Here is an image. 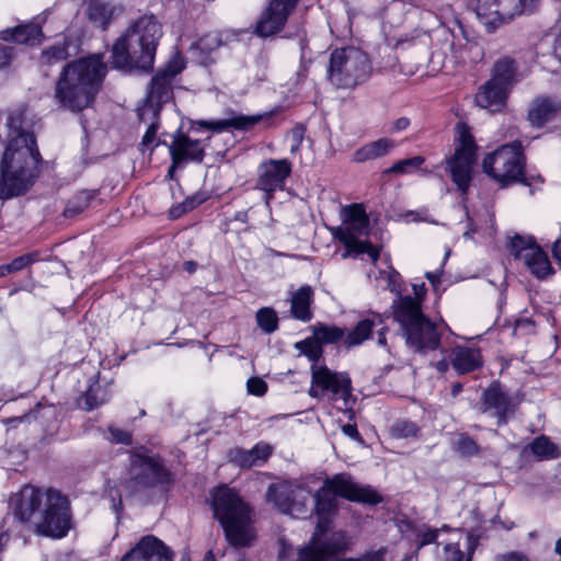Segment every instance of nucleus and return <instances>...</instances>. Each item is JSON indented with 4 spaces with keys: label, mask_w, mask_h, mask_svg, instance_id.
<instances>
[{
    "label": "nucleus",
    "mask_w": 561,
    "mask_h": 561,
    "mask_svg": "<svg viewBox=\"0 0 561 561\" xmlns=\"http://www.w3.org/2000/svg\"><path fill=\"white\" fill-rule=\"evenodd\" d=\"M314 300V290L310 285H302L290 296V314L301 322H309L313 318L311 306Z\"/></svg>",
    "instance_id": "393cba45"
},
{
    "label": "nucleus",
    "mask_w": 561,
    "mask_h": 561,
    "mask_svg": "<svg viewBox=\"0 0 561 561\" xmlns=\"http://www.w3.org/2000/svg\"><path fill=\"white\" fill-rule=\"evenodd\" d=\"M342 431L345 435H347L351 438H358V431L357 427L353 424H346L342 427Z\"/></svg>",
    "instance_id": "338daca9"
},
{
    "label": "nucleus",
    "mask_w": 561,
    "mask_h": 561,
    "mask_svg": "<svg viewBox=\"0 0 561 561\" xmlns=\"http://www.w3.org/2000/svg\"><path fill=\"white\" fill-rule=\"evenodd\" d=\"M439 529H428L421 535L420 542L417 543V549L422 547L436 542L438 538Z\"/></svg>",
    "instance_id": "5fc2aeb1"
},
{
    "label": "nucleus",
    "mask_w": 561,
    "mask_h": 561,
    "mask_svg": "<svg viewBox=\"0 0 561 561\" xmlns=\"http://www.w3.org/2000/svg\"><path fill=\"white\" fill-rule=\"evenodd\" d=\"M149 119H152V122L150 123V125L148 126L144 137H142V141H141V146L146 149H152L156 145V138H157V130H158V124L156 122L157 117L156 118H152L150 116H147V119L144 121L145 123L148 122Z\"/></svg>",
    "instance_id": "c03bdc74"
},
{
    "label": "nucleus",
    "mask_w": 561,
    "mask_h": 561,
    "mask_svg": "<svg viewBox=\"0 0 561 561\" xmlns=\"http://www.w3.org/2000/svg\"><path fill=\"white\" fill-rule=\"evenodd\" d=\"M256 323L259 328L265 333H272L277 330L278 318L272 308H261L256 312Z\"/></svg>",
    "instance_id": "ea45409f"
},
{
    "label": "nucleus",
    "mask_w": 561,
    "mask_h": 561,
    "mask_svg": "<svg viewBox=\"0 0 561 561\" xmlns=\"http://www.w3.org/2000/svg\"><path fill=\"white\" fill-rule=\"evenodd\" d=\"M386 549L380 548L376 551L368 552L357 559H344L341 561H385Z\"/></svg>",
    "instance_id": "864d4df0"
},
{
    "label": "nucleus",
    "mask_w": 561,
    "mask_h": 561,
    "mask_svg": "<svg viewBox=\"0 0 561 561\" xmlns=\"http://www.w3.org/2000/svg\"><path fill=\"white\" fill-rule=\"evenodd\" d=\"M425 277L428 279L433 288L437 290L438 285L440 284V274L437 272H427Z\"/></svg>",
    "instance_id": "e2e57ef3"
},
{
    "label": "nucleus",
    "mask_w": 561,
    "mask_h": 561,
    "mask_svg": "<svg viewBox=\"0 0 561 561\" xmlns=\"http://www.w3.org/2000/svg\"><path fill=\"white\" fill-rule=\"evenodd\" d=\"M87 14L95 26L105 30L113 16V10L107 4L93 0L88 5Z\"/></svg>",
    "instance_id": "c9c22d12"
},
{
    "label": "nucleus",
    "mask_w": 561,
    "mask_h": 561,
    "mask_svg": "<svg viewBox=\"0 0 561 561\" xmlns=\"http://www.w3.org/2000/svg\"><path fill=\"white\" fill-rule=\"evenodd\" d=\"M457 140L459 142L455 154L449 159L448 165L453 181L458 188L466 193L471 180V169L474 162V141L465 124L458 123L456 126Z\"/></svg>",
    "instance_id": "dca6fc26"
},
{
    "label": "nucleus",
    "mask_w": 561,
    "mask_h": 561,
    "mask_svg": "<svg viewBox=\"0 0 561 561\" xmlns=\"http://www.w3.org/2000/svg\"><path fill=\"white\" fill-rule=\"evenodd\" d=\"M516 408L517 403L506 390L499 382H492L482 392L479 410L494 416L497 425H504L514 415Z\"/></svg>",
    "instance_id": "a211bd4d"
},
{
    "label": "nucleus",
    "mask_w": 561,
    "mask_h": 561,
    "mask_svg": "<svg viewBox=\"0 0 561 561\" xmlns=\"http://www.w3.org/2000/svg\"><path fill=\"white\" fill-rule=\"evenodd\" d=\"M248 391L254 396H262L267 390V385L259 377H252L247 382Z\"/></svg>",
    "instance_id": "8fccbe9b"
},
{
    "label": "nucleus",
    "mask_w": 561,
    "mask_h": 561,
    "mask_svg": "<svg viewBox=\"0 0 561 561\" xmlns=\"http://www.w3.org/2000/svg\"><path fill=\"white\" fill-rule=\"evenodd\" d=\"M106 75V66L99 55L80 58L61 71L55 89V100L60 107L80 112L89 107Z\"/></svg>",
    "instance_id": "7ed1b4c3"
},
{
    "label": "nucleus",
    "mask_w": 561,
    "mask_h": 561,
    "mask_svg": "<svg viewBox=\"0 0 561 561\" xmlns=\"http://www.w3.org/2000/svg\"><path fill=\"white\" fill-rule=\"evenodd\" d=\"M42 30L36 24L19 25L0 32V38L19 44H38L42 39Z\"/></svg>",
    "instance_id": "7c9ffc66"
},
{
    "label": "nucleus",
    "mask_w": 561,
    "mask_h": 561,
    "mask_svg": "<svg viewBox=\"0 0 561 561\" xmlns=\"http://www.w3.org/2000/svg\"><path fill=\"white\" fill-rule=\"evenodd\" d=\"M490 81L506 88L511 92L513 85L517 82L516 62L508 57L500 58L493 66Z\"/></svg>",
    "instance_id": "c85d7f7f"
},
{
    "label": "nucleus",
    "mask_w": 561,
    "mask_h": 561,
    "mask_svg": "<svg viewBox=\"0 0 561 561\" xmlns=\"http://www.w3.org/2000/svg\"><path fill=\"white\" fill-rule=\"evenodd\" d=\"M304 139V129L301 127H296L291 130V146L290 152H296L300 147Z\"/></svg>",
    "instance_id": "13d9d810"
},
{
    "label": "nucleus",
    "mask_w": 561,
    "mask_h": 561,
    "mask_svg": "<svg viewBox=\"0 0 561 561\" xmlns=\"http://www.w3.org/2000/svg\"><path fill=\"white\" fill-rule=\"evenodd\" d=\"M314 337L322 343H335L344 337L343 330L318 323L313 327Z\"/></svg>",
    "instance_id": "79ce46f5"
},
{
    "label": "nucleus",
    "mask_w": 561,
    "mask_h": 561,
    "mask_svg": "<svg viewBox=\"0 0 561 561\" xmlns=\"http://www.w3.org/2000/svg\"><path fill=\"white\" fill-rule=\"evenodd\" d=\"M449 48L454 62L461 64L471 59V53L472 50L478 49V45L467 38H456L453 36V39L449 43Z\"/></svg>",
    "instance_id": "e433bc0d"
},
{
    "label": "nucleus",
    "mask_w": 561,
    "mask_h": 561,
    "mask_svg": "<svg viewBox=\"0 0 561 561\" xmlns=\"http://www.w3.org/2000/svg\"><path fill=\"white\" fill-rule=\"evenodd\" d=\"M309 396L316 399H322L325 396H330L332 400L341 399L344 407L348 408L352 398L351 379L345 373H336L325 366L313 365Z\"/></svg>",
    "instance_id": "2eb2a0df"
},
{
    "label": "nucleus",
    "mask_w": 561,
    "mask_h": 561,
    "mask_svg": "<svg viewBox=\"0 0 561 561\" xmlns=\"http://www.w3.org/2000/svg\"><path fill=\"white\" fill-rule=\"evenodd\" d=\"M260 116H237L233 118L220 121H199L194 123L192 128L195 129L196 126H198L201 128H207L215 133L226 131L230 128L247 130L254 126L260 121Z\"/></svg>",
    "instance_id": "cd10ccee"
},
{
    "label": "nucleus",
    "mask_w": 561,
    "mask_h": 561,
    "mask_svg": "<svg viewBox=\"0 0 561 561\" xmlns=\"http://www.w3.org/2000/svg\"><path fill=\"white\" fill-rule=\"evenodd\" d=\"M170 153L173 162L170 169L171 173L176 165L183 162H201L205 153V144L199 139H192L179 131L174 135L173 141L170 145Z\"/></svg>",
    "instance_id": "4be33fe9"
},
{
    "label": "nucleus",
    "mask_w": 561,
    "mask_h": 561,
    "mask_svg": "<svg viewBox=\"0 0 561 561\" xmlns=\"http://www.w3.org/2000/svg\"><path fill=\"white\" fill-rule=\"evenodd\" d=\"M393 431L398 436L408 437L414 435L417 428L414 423L404 421L397 423Z\"/></svg>",
    "instance_id": "603ef678"
},
{
    "label": "nucleus",
    "mask_w": 561,
    "mask_h": 561,
    "mask_svg": "<svg viewBox=\"0 0 561 561\" xmlns=\"http://www.w3.org/2000/svg\"><path fill=\"white\" fill-rule=\"evenodd\" d=\"M111 397L110 382L101 383L95 380L85 391L82 401L85 410H92L108 401Z\"/></svg>",
    "instance_id": "72a5a7b5"
},
{
    "label": "nucleus",
    "mask_w": 561,
    "mask_h": 561,
    "mask_svg": "<svg viewBox=\"0 0 561 561\" xmlns=\"http://www.w3.org/2000/svg\"><path fill=\"white\" fill-rule=\"evenodd\" d=\"M173 483L172 473L158 456L136 453L130 455L128 477L124 479L130 491L154 490L167 492Z\"/></svg>",
    "instance_id": "6e6552de"
},
{
    "label": "nucleus",
    "mask_w": 561,
    "mask_h": 561,
    "mask_svg": "<svg viewBox=\"0 0 561 561\" xmlns=\"http://www.w3.org/2000/svg\"><path fill=\"white\" fill-rule=\"evenodd\" d=\"M11 48L5 46H0V68L9 65L11 60Z\"/></svg>",
    "instance_id": "680f3d73"
},
{
    "label": "nucleus",
    "mask_w": 561,
    "mask_h": 561,
    "mask_svg": "<svg viewBox=\"0 0 561 561\" xmlns=\"http://www.w3.org/2000/svg\"><path fill=\"white\" fill-rule=\"evenodd\" d=\"M336 497L366 504L381 502V496L371 486L358 484L348 473H336L327 478L313 494L318 518L330 522L331 515L335 512Z\"/></svg>",
    "instance_id": "423d86ee"
},
{
    "label": "nucleus",
    "mask_w": 561,
    "mask_h": 561,
    "mask_svg": "<svg viewBox=\"0 0 561 561\" xmlns=\"http://www.w3.org/2000/svg\"><path fill=\"white\" fill-rule=\"evenodd\" d=\"M394 318L401 324L407 343L417 351H433L439 346L440 336L434 323L427 320L417 301L410 296L393 302Z\"/></svg>",
    "instance_id": "0eeeda50"
},
{
    "label": "nucleus",
    "mask_w": 561,
    "mask_h": 561,
    "mask_svg": "<svg viewBox=\"0 0 561 561\" xmlns=\"http://www.w3.org/2000/svg\"><path fill=\"white\" fill-rule=\"evenodd\" d=\"M272 453L273 447L261 442L249 450H238L233 460L242 468H251L263 465Z\"/></svg>",
    "instance_id": "2f4dec72"
},
{
    "label": "nucleus",
    "mask_w": 561,
    "mask_h": 561,
    "mask_svg": "<svg viewBox=\"0 0 561 561\" xmlns=\"http://www.w3.org/2000/svg\"><path fill=\"white\" fill-rule=\"evenodd\" d=\"M13 515L7 516L1 525L0 552L10 537L23 531L51 538H62L71 527L68 499L54 489L42 490L26 485L11 497Z\"/></svg>",
    "instance_id": "f257e3e1"
},
{
    "label": "nucleus",
    "mask_w": 561,
    "mask_h": 561,
    "mask_svg": "<svg viewBox=\"0 0 561 561\" xmlns=\"http://www.w3.org/2000/svg\"><path fill=\"white\" fill-rule=\"evenodd\" d=\"M324 533L321 534V543L328 553V557L342 552L348 545V539L343 531H334L327 537H323Z\"/></svg>",
    "instance_id": "4c0bfd02"
},
{
    "label": "nucleus",
    "mask_w": 561,
    "mask_h": 561,
    "mask_svg": "<svg viewBox=\"0 0 561 561\" xmlns=\"http://www.w3.org/2000/svg\"><path fill=\"white\" fill-rule=\"evenodd\" d=\"M510 91L488 80L474 95L477 106L490 112H500L505 105Z\"/></svg>",
    "instance_id": "5701e85b"
},
{
    "label": "nucleus",
    "mask_w": 561,
    "mask_h": 561,
    "mask_svg": "<svg viewBox=\"0 0 561 561\" xmlns=\"http://www.w3.org/2000/svg\"><path fill=\"white\" fill-rule=\"evenodd\" d=\"M457 450L462 455H474L479 448L477 443L469 436L461 435L456 443Z\"/></svg>",
    "instance_id": "a18cd8bd"
},
{
    "label": "nucleus",
    "mask_w": 561,
    "mask_h": 561,
    "mask_svg": "<svg viewBox=\"0 0 561 561\" xmlns=\"http://www.w3.org/2000/svg\"><path fill=\"white\" fill-rule=\"evenodd\" d=\"M424 163V158L421 156H415L409 159H402L393 163L386 173L393 174H410L414 171L419 170L421 165Z\"/></svg>",
    "instance_id": "a19ab883"
},
{
    "label": "nucleus",
    "mask_w": 561,
    "mask_h": 561,
    "mask_svg": "<svg viewBox=\"0 0 561 561\" xmlns=\"http://www.w3.org/2000/svg\"><path fill=\"white\" fill-rule=\"evenodd\" d=\"M201 203L202 199H199L197 196L188 197L181 205L173 207L170 214L172 217H179L183 213L194 209Z\"/></svg>",
    "instance_id": "49530a36"
},
{
    "label": "nucleus",
    "mask_w": 561,
    "mask_h": 561,
    "mask_svg": "<svg viewBox=\"0 0 561 561\" xmlns=\"http://www.w3.org/2000/svg\"><path fill=\"white\" fill-rule=\"evenodd\" d=\"M523 170L524 158L518 142L504 145L483 160V171L503 185L519 181Z\"/></svg>",
    "instance_id": "ddd939ff"
},
{
    "label": "nucleus",
    "mask_w": 561,
    "mask_h": 561,
    "mask_svg": "<svg viewBox=\"0 0 561 561\" xmlns=\"http://www.w3.org/2000/svg\"><path fill=\"white\" fill-rule=\"evenodd\" d=\"M95 193L92 191H81L77 195H75L68 203L65 208V216L72 217L80 213H82L85 208L89 207L92 199H94Z\"/></svg>",
    "instance_id": "58836bf2"
},
{
    "label": "nucleus",
    "mask_w": 561,
    "mask_h": 561,
    "mask_svg": "<svg viewBox=\"0 0 561 561\" xmlns=\"http://www.w3.org/2000/svg\"><path fill=\"white\" fill-rule=\"evenodd\" d=\"M35 255L34 254H25L21 255L19 257H15L12 262H10V267L14 272L21 271L27 266H30L32 263L35 262Z\"/></svg>",
    "instance_id": "3c124183"
},
{
    "label": "nucleus",
    "mask_w": 561,
    "mask_h": 561,
    "mask_svg": "<svg viewBox=\"0 0 561 561\" xmlns=\"http://www.w3.org/2000/svg\"><path fill=\"white\" fill-rule=\"evenodd\" d=\"M430 62L433 65V70H439L445 67V62L438 53L432 54Z\"/></svg>",
    "instance_id": "0e129e2a"
},
{
    "label": "nucleus",
    "mask_w": 561,
    "mask_h": 561,
    "mask_svg": "<svg viewBox=\"0 0 561 561\" xmlns=\"http://www.w3.org/2000/svg\"><path fill=\"white\" fill-rule=\"evenodd\" d=\"M161 36V25L153 16L138 19L113 45V67L124 71L150 70Z\"/></svg>",
    "instance_id": "20e7f679"
},
{
    "label": "nucleus",
    "mask_w": 561,
    "mask_h": 561,
    "mask_svg": "<svg viewBox=\"0 0 561 561\" xmlns=\"http://www.w3.org/2000/svg\"><path fill=\"white\" fill-rule=\"evenodd\" d=\"M107 438L113 443L125 445H128L131 442V435L129 432L116 427L108 428Z\"/></svg>",
    "instance_id": "09e8293b"
},
{
    "label": "nucleus",
    "mask_w": 561,
    "mask_h": 561,
    "mask_svg": "<svg viewBox=\"0 0 561 561\" xmlns=\"http://www.w3.org/2000/svg\"><path fill=\"white\" fill-rule=\"evenodd\" d=\"M561 110V103L550 98L537 99L528 113L533 126L541 127L553 119Z\"/></svg>",
    "instance_id": "bb28decb"
},
{
    "label": "nucleus",
    "mask_w": 561,
    "mask_h": 561,
    "mask_svg": "<svg viewBox=\"0 0 561 561\" xmlns=\"http://www.w3.org/2000/svg\"><path fill=\"white\" fill-rule=\"evenodd\" d=\"M219 42L216 35H206L197 42V47L201 50H211L214 47H217Z\"/></svg>",
    "instance_id": "6e6d98bb"
},
{
    "label": "nucleus",
    "mask_w": 561,
    "mask_h": 561,
    "mask_svg": "<svg viewBox=\"0 0 561 561\" xmlns=\"http://www.w3.org/2000/svg\"><path fill=\"white\" fill-rule=\"evenodd\" d=\"M301 351L305 353L311 360H317L320 356V350L318 346L313 345L311 342H302L300 343Z\"/></svg>",
    "instance_id": "4d7b16f0"
},
{
    "label": "nucleus",
    "mask_w": 561,
    "mask_h": 561,
    "mask_svg": "<svg viewBox=\"0 0 561 561\" xmlns=\"http://www.w3.org/2000/svg\"><path fill=\"white\" fill-rule=\"evenodd\" d=\"M291 173V164L285 159H270L259 167L257 186L265 192V202L270 203L273 193L282 191L285 186L286 179Z\"/></svg>",
    "instance_id": "6ab92c4d"
},
{
    "label": "nucleus",
    "mask_w": 561,
    "mask_h": 561,
    "mask_svg": "<svg viewBox=\"0 0 561 561\" xmlns=\"http://www.w3.org/2000/svg\"><path fill=\"white\" fill-rule=\"evenodd\" d=\"M368 231L369 220L362 205L353 204L343 209V224L336 229L335 237L346 247L347 255L366 253L376 263L379 257L378 249L368 241L360 240Z\"/></svg>",
    "instance_id": "9d476101"
},
{
    "label": "nucleus",
    "mask_w": 561,
    "mask_h": 561,
    "mask_svg": "<svg viewBox=\"0 0 561 561\" xmlns=\"http://www.w3.org/2000/svg\"><path fill=\"white\" fill-rule=\"evenodd\" d=\"M526 450L538 461L552 460L561 456L559 447L546 435L536 437Z\"/></svg>",
    "instance_id": "473e14b6"
},
{
    "label": "nucleus",
    "mask_w": 561,
    "mask_h": 561,
    "mask_svg": "<svg viewBox=\"0 0 561 561\" xmlns=\"http://www.w3.org/2000/svg\"><path fill=\"white\" fill-rule=\"evenodd\" d=\"M23 113H9L0 119V142L5 144L0 159V199L25 194L38 175L41 154L33 133L22 128Z\"/></svg>",
    "instance_id": "f03ea898"
},
{
    "label": "nucleus",
    "mask_w": 561,
    "mask_h": 561,
    "mask_svg": "<svg viewBox=\"0 0 561 561\" xmlns=\"http://www.w3.org/2000/svg\"><path fill=\"white\" fill-rule=\"evenodd\" d=\"M174 553L161 539L152 535L141 537L121 561H173Z\"/></svg>",
    "instance_id": "412c9836"
},
{
    "label": "nucleus",
    "mask_w": 561,
    "mask_h": 561,
    "mask_svg": "<svg viewBox=\"0 0 561 561\" xmlns=\"http://www.w3.org/2000/svg\"><path fill=\"white\" fill-rule=\"evenodd\" d=\"M396 147V142L389 138H379L368 142L354 151L352 160L363 163L388 154Z\"/></svg>",
    "instance_id": "c756f323"
},
{
    "label": "nucleus",
    "mask_w": 561,
    "mask_h": 561,
    "mask_svg": "<svg viewBox=\"0 0 561 561\" xmlns=\"http://www.w3.org/2000/svg\"><path fill=\"white\" fill-rule=\"evenodd\" d=\"M185 68V60L180 54L173 55L170 60L156 73L151 80L147 102L138 110L140 121L147 116L156 118L162 104L172 99V81Z\"/></svg>",
    "instance_id": "f8f14e48"
},
{
    "label": "nucleus",
    "mask_w": 561,
    "mask_h": 561,
    "mask_svg": "<svg viewBox=\"0 0 561 561\" xmlns=\"http://www.w3.org/2000/svg\"><path fill=\"white\" fill-rule=\"evenodd\" d=\"M318 519L314 534L306 545L298 549L295 561H328L330 559L321 543V534L328 530L330 522Z\"/></svg>",
    "instance_id": "b1692460"
},
{
    "label": "nucleus",
    "mask_w": 561,
    "mask_h": 561,
    "mask_svg": "<svg viewBox=\"0 0 561 561\" xmlns=\"http://www.w3.org/2000/svg\"><path fill=\"white\" fill-rule=\"evenodd\" d=\"M410 121L407 117H400L393 123L392 129L394 131H402L408 128Z\"/></svg>",
    "instance_id": "69168bd1"
},
{
    "label": "nucleus",
    "mask_w": 561,
    "mask_h": 561,
    "mask_svg": "<svg viewBox=\"0 0 561 561\" xmlns=\"http://www.w3.org/2000/svg\"><path fill=\"white\" fill-rule=\"evenodd\" d=\"M376 280L378 286L385 289H389L392 293H397L399 290L400 274L391 266H387L386 270L379 271V274L376 276Z\"/></svg>",
    "instance_id": "37998d69"
},
{
    "label": "nucleus",
    "mask_w": 561,
    "mask_h": 561,
    "mask_svg": "<svg viewBox=\"0 0 561 561\" xmlns=\"http://www.w3.org/2000/svg\"><path fill=\"white\" fill-rule=\"evenodd\" d=\"M370 72L368 56L354 47L335 49L331 54L328 79L337 88L352 89L364 82Z\"/></svg>",
    "instance_id": "1a4fd4ad"
},
{
    "label": "nucleus",
    "mask_w": 561,
    "mask_h": 561,
    "mask_svg": "<svg viewBox=\"0 0 561 561\" xmlns=\"http://www.w3.org/2000/svg\"><path fill=\"white\" fill-rule=\"evenodd\" d=\"M413 294L414 298L410 297L412 300L417 301L419 308L421 309V302L426 294V287L425 284H413Z\"/></svg>",
    "instance_id": "bf43d9fd"
},
{
    "label": "nucleus",
    "mask_w": 561,
    "mask_h": 561,
    "mask_svg": "<svg viewBox=\"0 0 561 561\" xmlns=\"http://www.w3.org/2000/svg\"><path fill=\"white\" fill-rule=\"evenodd\" d=\"M299 0H272L256 24L255 32L267 37L279 32Z\"/></svg>",
    "instance_id": "aec40b11"
},
{
    "label": "nucleus",
    "mask_w": 561,
    "mask_h": 561,
    "mask_svg": "<svg viewBox=\"0 0 561 561\" xmlns=\"http://www.w3.org/2000/svg\"><path fill=\"white\" fill-rule=\"evenodd\" d=\"M375 317L377 319V323L380 324L382 322L381 316L377 314ZM375 324L376 320L365 319L359 321L356 327L345 336L344 343L346 346H357L369 339Z\"/></svg>",
    "instance_id": "f704fd0d"
},
{
    "label": "nucleus",
    "mask_w": 561,
    "mask_h": 561,
    "mask_svg": "<svg viewBox=\"0 0 561 561\" xmlns=\"http://www.w3.org/2000/svg\"><path fill=\"white\" fill-rule=\"evenodd\" d=\"M511 251L515 259L522 261L537 278L543 279L553 274V268L547 254L536 244L531 237H513L511 240Z\"/></svg>",
    "instance_id": "f3484780"
},
{
    "label": "nucleus",
    "mask_w": 561,
    "mask_h": 561,
    "mask_svg": "<svg viewBox=\"0 0 561 561\" xmlns=\"http://www.w3.org/2000/svg\"><path fill=\"white\" fill-rule=\"evenodd\" d=\"M537 0H477L476 14L488 31H494L514 16L535 10Z\"/></svg>",
    "instance_id": "4468645a"
},
{
    "label": "nucleus",
    "mask_w": 561,
    "mask_h": 561,
    "mask_svg": "<svg viewBox=\"0 0 561 561\" xmlns=\"http://www.w3.org/2000/svg\"><path fill=\"white\" fill-rule=\"evenodd\" d=\"M482 363L480 350L477 347L456 346L451 350L453 368L460 375L479 369Z\"/></svg>",
    "instance_id": "a878e982"
},
{
    "label": "nucleus",
    "mask_w": 561,
    "mask_h": 561,
    "mask_svg": "<svg viewBox=\"0 0 561 561\" xmlns=\"http://www.w3.org/2000/svg\"><path fill=\"white\" fill-rule=\"evenodd\" d=\"M214 517L225 530L227 540L234 547L250 546L255 539L251 510L240 494L228 485H219L210 492Z\"/></svg>",
    "instance_id": "39448f33"
},
{
    "label": "nucleus",
    "mask_w": 561,
    "mask_h": 561,
    "mask_svg": "<svg viewBox=\"0 0 561 561\" xmlns=\"http://www.w3.org/2000/svg\"><path fill=\"white\" fill-rule=\"evenodd\" d=\"M42 57L45 62L50 64L53 61L65 59L67 57V50L64 46H54L43 51Z\"/></svg>",
    "instance_id": "de8ad7c7"
},
{
    "label": "nucleus",
    "mask_w": 561,
    "mask_h": 561,
    "mask_svg": "<svg viewBox=\"0 0 561 561\" xmlns=\"http://www.w3.org/2000/svg\"><path fill=\"white\" fill-rule=\"evenodd\" d=\"M312 490L305 482L282 481L271 484L266 499L279 512L302 518L312 512Z\"/></svg>",
    "instance_id": "9b49d317"
},
{
    "label": "nucleus",
    "mask_w": 561,
    "mask_h": 561,
    "mask_svg": "<svg viewBox=\"0 0 561 561\" xmlns=\"http://www.w3.org/2000/svg\"><path fill=\"white\" fill-rule=\"evenodd\" d=\"M405 221L408 222H417V221H426L427 216L425 210L421 211H409L405 214Z\"/></svg>",
    "instance_id": "052dcab7"
},
{
    "label": "nucleus",
    "mask_w": 561,
    "mask_h": 561,
    "mask_svg": "<svg viewBox=\"0 0 561 561\" xmlns=\"http://www.w3.org/2000/svg\"><path fill=\"white\" fill-rule=\"evenodd\" d=\"M553 256L561 263V239L553 243L552 248Z\"/></svg>",
    "instance_id": "774afa93"
}]
</instances>
